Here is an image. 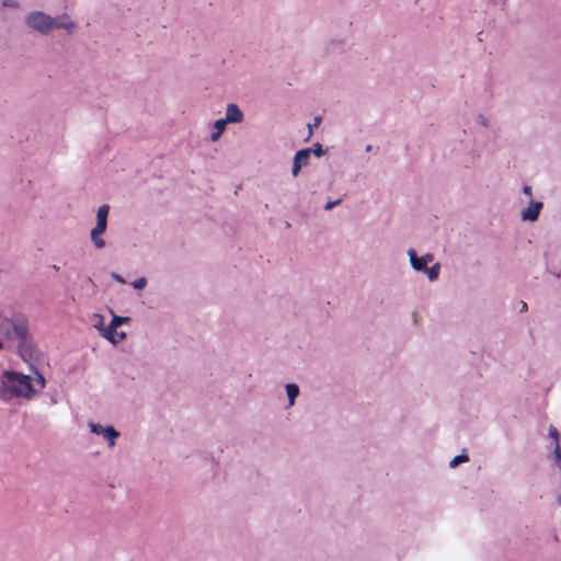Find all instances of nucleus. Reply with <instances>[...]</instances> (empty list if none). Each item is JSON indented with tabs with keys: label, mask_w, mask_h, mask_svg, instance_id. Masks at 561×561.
<instances>
[{
	"label": "nucleus",
	"mask_w": 561,
	"mask_h": 561,
	"mask_svg": "<svg viewBox=\"0 0 561 561\" xmlns=\"http://www.w3.org/2000/svg\"><path fill=\"white\" fill-rule=\"evenodd\" d=\"M34 394V389L28 376L4 370L0 376V400L10 402L15 398L31 399Z\"/></svg>",
	"instance_id": "obj_1"
},
{
	"label": "nucleus",
	"mask_w": 561,
	"mask_h": 561,
	"mask_svg": "<svg viewBox=\"0 0 561 561\" xmlns=\"http://www.w3.org/2000/svg\"><path fill=\"white\" fill-rule=\"evenodd\" d=\"M407 254L413 271L424 274L431 283L439 278L442 265L435 262L434 254L428 252L420 256L413 248L408 249Z\"/></svg>",
	"instance_id": "obj_2"
},
{
	"label": "nucleus",
	"mask_w": 561,
	"mask_h": 561,
	"mask_svg": "<svg viewBox=\"0 0 561 561\" xmlns=\"http://www.w3.org/2000/svg\"><path fill=\"white\" fill-rule=\"evenodd\" d=\"M110 206L101 205L96 210L95 226L91 229L90 239L95 249L101 250L105 247V240L102 238L107 228Z\"/></svg>",
	"instance_id": "obj_3"
},
{
	"label": "nucleus",
	"mask_w": 561,
	"mask_h": 561,
	"mask_svg": "<svg viewBox=\"0 0 561 561\" xmlns=\"http://www.w3.org/2000/svg\"><path fill=\"white\" fill-rule=\"evenodd\" d=\"M25 24L42 35L53 32V16L43 11H32L25 15Z\"/></svg>",
	"instance_id": "obj_4"
},
{
	"label": "nucleus",
	"mask_w": 561,
	"mask_h": 561,
	"mask_svg": "<svg viewBox=\"0 0 561 561\" xmlns=\"http://www.w3.org/2000/svg\"><path fill=\"white\" fill-rule=\"evenodd\" d=\"M2 332L9 340L23 341L27 335V325L24 320H5L1 325Z\"/></svg>",
	"instance_id": "obj_5"
},
{
	"label": "nucleus",
	"mask_w": 561,
	"mask_h": 561,
	"mask_svg": "<svg viewBox=\"0 0 561 561\" xmlns=\"http://www.w3.org/2000/svg\"><path fill=\"white\" fill-rule=\"evenodd\" d=\"M88 427L91 433L102 436L107 443L108 448H113L116 445V439L121 436V433L112 425L103 426L95 422H89Z\"/></svg>",
	"instance_id": "obj_6"
},
{
	"label": "nucleus",
	"mask_w": 561,
	"mask_h": 561,
	"mask_svg": "<svg viewBox=\"0 0 561 561\" xmlns=\"http://www.w3.org/2000/svg\"><path fill=\"white\" fill-rule=\"evenodd\" d=\"M543 208V203L540 201L529 199L527 207L520 210L519 217L524 222H534L538 220L540 213Z\"/></svg>",
	"instance_id": "obj_7"
},
{
	"label": "nucleus",
	"mask_w": 561,
	"mask_h": 561,
	"mask_svg": "<svg viewBox=\"0 0 561 561\" xmlns=\"http://www.w3.org/2000/svg\"><path fill=\"white\" fill-rule=\"evenodd\" d=\"M222 119L226 124H241L244 121V114L240 106L236 103H228L226 106V114Z\"/></svg>",
	"instance_id": "obj_8"
},
{
	"label": "nucleus",
	"mask_w": 561,
	"mask_h": 561,
	"mask_svg": "<svg viewBox=\"0 0 561 561\" xmlns=\"http://www.w3.org/2000/svg\"><path fill=\"white\" fill-rule=\"evenodd\" d=\"M53 31L57 28H64L69 33H72L76 30V23L69 18L68 14H61L57 18H53Z\"/></svg>",
	"instance_id": "obj_9"
},
{
	"label": "nucleus",
	"mask_w": 561,
	"mask_h": 561,
	"mask_svg": "<svg viewBox=\"0 0 561 561\" xmlns=\"http://www.w3.org/2000/svg\"><path fill=\"white\" fill-rule=\"evenodd\" d=\"M227 127L226 122L222 118L216 119L213 123V133L209 136L211 142H216L220 139Z\"/></svg>",
	"instance_id": "obj_10"
},
{
	"label": "nucleus",
	"mask_w": 561,
	"mask_h": 561,
	"mask_svg": "<svg viewBox=\"0 0 561 561\" xmlns=\"http://www.w3.org/2000/svg\"><path fill=\"white\" fill-rule=\"evenodd\" d=\"M128 321H129L128 317H121V316L113 314L112 321L110 322L108 325H106V330H103L105 332L104 336H107V334L112 336V331H114L122 324L127 323Z\"/></svg>",
	"instance_id": "obj_11"
},
{
	"label": "nucleus",
	"mask_w": 561,
	"mask_h": 561,
	"mask_svg": "<svg viewBox=\"0 0 561 561\" xmlns=\"http://www.w3.org/2000/svg\"><path fill=\"white\" fill-rule=\"evenodd\" d=\"M285 391L288 397L287 408H291L295 404L297 397L299 396V387L297 383H286Z\"/></svg>",
	"instance_id": "obj_12"
},
{
	"label": "nucleus",
	"mask_w": 561,
	"mask_h": 561,
	"mask_svg": "<svg viewBox=\"0 0 561 561\" xmlns=\"http://www.w3.org/2000/svg\"><path fill=\"white\" fill-rule=\"evenodd\" d=\"M311 149H301L295 153L294 161L297 162L300 167H306L309 163Z\"/></svg>",
	"instance_id": "obj_13"
},
{
	"label": "nucleus",
	"mask_w": 561,
	"mask_h": 561,
	"mask_svg": "<svg viewBox=\"0 0 561 561\" xmlns=\"http://www.w3.org/2000/svg\"><path fill=\"white\" fill-rule=\"evenodd\" d=\"M469 461V456L468 454L466 453H462L456 457H454L450 461H449V468L451 469H455L457 468L459 465L461 463H466Z\"/></svg>",
	"instance_id": "obj_14"
},
{
	"label": "nucleus",
	"mask_w": 561,
	"mask_h": 561,
	"mask_svg": "<svg viewBox=\"0 0 561 561\" xmlns=\"http://www.w3.org/2000/svg\"><path fill=\"white\" fill-rule=\"evenodd\" d=\"M112 336L107 334V336H103L104 339H106L107 341H110L111 343L113 344H117L122 341H124L126 339V333L125 332H118L116 329L114 331H112Z\"/></svg>",
	"instance_id": "obj_15"
},
{
	"label": "nucleus",
	"mask_w": 561,
	"mask_h": 561,
	"mask_svg": "<svg viewBox=\"0 0 561 561\" xmlns=\"http://www.w3.org/2000/svg\"><path fill=\"white\" fill-rule=\"evenodd\" d=\"M95 322H94V328L99 330L100 334L102 336H104V331L103 330H106V327L104 325V317L102 314H94L93 316Z\"/></svg>",
	"instance_id": "obj_16"
},
{
	"label": "nucleus",
	"mask_w": 561,
	"mask_h": 561,
	"mask_svg": "<svg viewBox=\"0 0 561 561\" xmlns=\"http://www.w3.org/2000/svg\"><path fill=\"white\" fill-rule=\"evenodd\" d=\"M553 459H554V462H556L557 467L559 468V470L561 472V447H560V443H557L553 446Z\"/></svg>",
	"instance_id": "obj_17"
},
{
	"label": "nucleus",
	"mask_w": 561,
	"mask_h": 561,
	"mask_svg": "<svg viewBox=\"0 0 561 561\" xmlns=\"http://www.w3.org/2000/svg\"><path fill=\"white\" fill-rule=\"evenodd\" d=\"M131 286L137 290L144 289L147 286L146 277H139L135 279L134 282H131Z\"/></svg>",
	"instance_id": "obj_18"
},
{
	"label": "nucleus",
	"mask_w": 561,
	"mask_h": 561,
	"mask_svg": "<svg viewBox=\"0 0 561 561\" xmlns=\"http://www.w3.org/2000/svg\"><path fill=\"white\" fill-rule=\"evenodd\" d=\"M549 436H550V438H551V439H552V442H553L552 447H553L557 443H559V432H558V430H557L554 426H550V427H549Z\"/></svg>",
	"instance_id": "obj_19"
},
{
	"label": "nucleus",
	"mask_w": 561,
	"mask_h": 561,
	"mask_svg": "<svg viewBox=\"0 0 561 561\" xmlns=\"http://www.w3.org/2000/svg\"><path fill=\"white\" fill-rule=\"evenodd\" d=\"M310 149H311V153H313L318 158H320L324 154V149L322 148V146L320 144H314L313 147Z\"/></svg>",
	"instance_id": "obj_20"
},
{
	"label": "nucleus",
	"mask_w": 561,
	"mask_h": 561,
	"mask_svg": "<svg viewBox=\"0 0 561 561\" xmlns=\"http://www.w3.org/2000/svg\"><path fill=\"white\" fill-rule=\"evenodd\" d=\"M341 204V199L330 201L324 205V210H331L335 206Z\"/></svg>",
	"instance_id": "obj_21"
},
{
	"label": "nucleus",
	"mask_w": 561,
	"mask_h": 561,
	"mask_svg": "<svg viewBox=\"0 0 561 561\" xmlns=\"http://www.w3.org/2000/svg\"><path fill=\"white\" fill-rule=\"evenodd\" d=\"M301 168L302 167H300L297 162L293 161L291 175L296 178L299 174Z\"/></svg>",
	"instance_id": "obj_22"
},
{
	"label": "nucleus",
	"mask_w": 561,
	"mask_h": 561,
	"mask_svg": "<svg viewBox=\"0 0 561 561\" xmlns=\"http://www.w3.org/2000/svg\"><path fill=\"white\" fill-rule=\"evenodd\" d=\"M523 193L529 198L533 199V188L530 185H525L523 187Z\"/></svg>",
	"instance_id": "obj_23"
},
{
	"label": "nucleus",
	"mask_w": 561,
	"mask_h": 561,
	"mask_svg": "<svg viewBox=\"0 0 561 561\" xmlns=\"http://www.w3.org/2000/svg\"><path fill=\"white\" fill-rule=\"evenodd\" d=\"M111 276H112V278H113L114 280H116L117 283H119V284H125V279L123 278V276H122V275H119V274H117V273L113 272V273L111 274Z\"/></svg>",
	"instance_id": "obj_24"
},
{
	"label": "nucleus",
	"mask_w": 561,
	"mask_h": 561,
	"mask_svg": "<svg viewBox=\"0 0 561 561\" xmlns=\"http://www.w3.org/2000/svg\"><path fill=\"white\" fill-rule=\"evenodd\" d=\"M321 122V118L320 117H317L316 118V122H313V125H308V128L311 130L314 128V125L317 126L319 123Z\"/></svg>",
	"instance_id": "obj_25"
},
{
	"label": "nucleus",
	"mask_w": 561,
	"mask_h": 561,
	"mask_svg": "<svg viewBox=\"0 0 561 561\" xmlns=\"http://www.w3.org/2000/svg\"><path fill=\"white\" fill-rule=\"evenodd\" d=\"M321 122V118L320 117H317L316 118V122H313V125H308V128L311 130L314 128V125L317 126L319 123Z\"/></svg>",
	"instance_id": "obj_26"
},
{
	"label": "nucleus",
	"mask_w": 561,
	"mask_h": 561,
	"mask_svg": "<svg viewBox=\"0 0 561 561\" xmlns=\"http://www.w3.org/2000/svg\"><path fill=\"white\" fill-rule=\"evenodd\" d=\"M321 122V118L320 117H317L316 118V122H313V125H308V128L311 130L314 128V125L317 126L319 123Z\"/></svg>",
	"instance_id": "obj_27"
},
{
	"label": "nucleus",
	"mask_w": 561,
	"mask_h": 561,
	"mask_svg": "<svg viewBox=\"0 0 561 561\" xmlns=\"http://www.w3.org/2000/svg\"><path fill=\"white\" fill-rule=\"evenodd\" d=\"M321 122V118L320 117H317L316 118V122H313V125H308V128L311 130L314 128V125L317 126L319 123Z\"/></svg>",
	"instance_id": "obj_28"
},
{
	"label": "nucleus",
	"mask_w": 561,
	"mask_h": 561,
	"mask_svg": "<svg viewBox=\"0 0 561 561\" xmlns=\"http://www.w3.org/2000/svg\"><path fill=\"white\" fill-rule=\"evenodd\" d=\"M37 380H38V382L41 383V386H42V387H44V386H45V379H44V377H43V376H41V375H39V376H38V378H37Z\"/></svg>",
	"instance_id": "obj_29"
},
{
	"label": "nucleus",
	"mask_w": 561,
	"mask_h": 561,
	"mask_svg": "<svg viewBox=\"0 0 561 561\" xmlns=\"http://www.w3.org/2000/svg\"><path fill=\"white\" fill-rule=\"evenodd\" d=\"M370 149H371V146H370V145H368V146L366 147V151H370Z\"/></svg>",
	"instance_id": "obj_30"
},
{
	"label": "nucleus",
	"mask_w": 561,
	"mask_h": 561,
	"mask_svg": "<svg viewBox=\"0 0 561 561\" xmlns=\"http://www.w3.org/2000/svg\"><path fill=\"white\" fill-rule=\"evenodd\" d=\"M2 348H3V344L0 342V350H2Z\"/></svg>",
	"instance_id": "obj_31"
}]
</instances>
